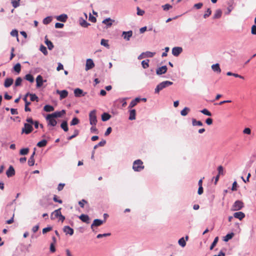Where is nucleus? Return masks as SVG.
Listing matches in <instances>:
<instances>
[{
  "instance_id": "6",
  "label": "nucleus",
  "mask_w": 256,
  "mask_h": 256,
  "mask_svg": "<svg viewBox=\"0 0 256 256\" xmlns=\"http://www.w3.org/2000/svg\"><path fill=\"white\" fill-rule=\"evenodd\" d=\"M32 126V124L25 123L24 124V128L22 129V132L26 134H29L33 130Z\"/></svg>"
},
{
  "instance_id": "39",
  "label": "nucleus",
  "mask_w": 256,
  "mask_h": 256,
  "mask_svg": "<svg viewBox=\"0 0 256 256\" xmlns=\"http://www.w3.org/2000/svg\"><path fill=\"white\" fill-rule=\"evenodd\" d=\"M52 20V18L51 16H47L43 20V23L44 24H48L50 23Z\"/></svg>"
},
{
  "instance_id": "19",
  "label": "nucleus",
  "mask_w": 256,
  "mask_h": 256,
  "mask_svg": "<svg viewBox=\"0 0 256 256\" xmlns=\"http://www.w3.org/2000/svg\"><path fill=\"white\" fill-rule=\"evenodd\" d=\"M167 70L166 66H164L156 70V74L158 75L164 74Z\"/></svg>"
},
{
  "instance_id": "53",
  "label": "nucleus",
  "mask_w": 256,
  "mask_h": 256,
  "mask_svg": "<svg viewBox=\"0 0 256 256\" xmlns=\"http://www.w3.org/2000/svg\"><path fill=\"white\" fill-rule=\"evenodd\" d=\"M12 0V5L14 8H16L19 6L20 3H19L18 1L16 0Z\"/></svg>"
},
{
  "instance_id": "61",
  "label": "nucleus",
  "mask_w": 256,
  "mask_h": 256,
  "mask_svg": "<svg viewBox=\"0 0 256 256\" xmlns=\"http://www.w3.org/2000/svg\"><path fill=\"white\" fill-rule=\"evenodd\" d=\"M243 133L244 134H251V130L250 128H245L243 130Z\"/></svg>"
},
{
  "instance_id": "31",
  "label": "nucleus",
  "mask_w": 256,
  "mask_h": 256,
  "mask_svg": "<svg viewBox=\"0 0 256 256\" xmlns=\"http://www.w3.org/2000/svg\"><path fill=\"white\" fill-rule=\"evenodd\" d=\"M44 110L46 112H51L54 110V108L50 105H46L44 108Z\"/></svg>"
},
{
  "instance_id": "62",
  "label": "nucleus",
  "mask_w": 256,
  "mask_h": 256,
  "mask_svg": "<svg viewBox=\"0 0 256 256\" xmlns=\"http://www.w3.org/2000/svg\"><path fill=\"white\" fill-rule=\"evenodd\" d=\"M218 174H219V175L223 174L224 168H223V167L222 166H219L218 168Z\"/></svg>"
},
{
  "instance_id": "15",
  "label": "nucleus",
  "mask_w": 256,
  "mask_h": 256,
  "mask_svg": "<svg viewBox=\"0 0 256 256\" xmlns=\"http://www.w3.org/2000/svg\"><path fill=\"white\" fill-rule=\"evenodd\" d=\"M114 22V20H112L110 18H108L103 20L102 23L106 24L107 28H110L112 26V22Z\"/></svg>"
},
{
  "instance_id": "7",
  "label": "nucleus",
  "mask_w": 256,
  "mask_h": 256,
  "mask_svg": "<svg viewBox=\"0 0 256 256\" xmlns=\"http://www.w3.org/2000/svg\"><path fill=\"white\" fill-rule=\"evenodd\" d=\"M65 114H66V110H62L61 111H59V112L58 111V112H56L52 114H49V117H50V116H52L55 118H60Z\"/></svg>"
},
{
  "instance_id": "21",
  "label": "nucleus",
  "mask_w": 256,
  "mask_h": 256,
  "mask_svg": "<svg viewBox=\"0 0 256 256\" xmlns=\"http://www.w3.org/2000/svg\"><path fill=\"white\" fill-rule=\"evenodd\" d=\"M140 100H141V99L140 98H136L134 100H132L130 104V106H129L128 108H132L134 107V106H136L138 102H139L140 101Z\"/></svg>"
},
{
  "instance_id": "42",
  "label": "nucleus",
  "mask_w": 256,
  "mask_h": 256,
  "mask_svg": "<svg viewBox=\"0 0 256 256\" xmlns=\"http://www.w3.org/2000/svg\"><path fill=\"white\" fill-rule=\"evenodd\" d=\"M80 122L79 120L77 118H74L70 122L71 126L78 124Z\"/></svg>"
},
{
  "instance_id": "56",
  "label": "nucleus",
  "mask_w": 256,
  "mask_h": 256,
  "mask_svg": "<svg viewBox=\"0 0 256 256\" xmlns=\"http://www.w3.org/2000/svg\"><path fill=\"white\" fill-rule=\"evenodd\" d=\"M10 35L12 36H16L18 37V31L16 30H12V32H10Z\"/></svg>"
},
{
  "instance_id": "52",
  "label": "nucleus",
  "mask_w": 256,
  "mask_h": 256,
  "mask_svg": "<svg viewBox=\"0 0 256 256\" xmlns=\"http://www.w3.org/2000/svg\"><path fill=\"white\" fill-rule=\"evenodd\" d=\"M22 79L20 78H18L15 82V86H18L21 84Z\"/></svg>"
},
{
  "instance_id": "64",
  "label": "nucleus",
  "mask_w": 256,
  "mask_h": 256,
  "mask_svg": "<svg viewBox=\"0 0 256 256\" xmlns=\"http://www.w3.org/2000/svg\"><path fill=\"white\" fill-rule=\"evenodd\" d=\"M252 34H256V26L253 25L252 27Z\"/></svg>"
},
{
  "instance_id": "23",
  "label": "nucleus",
  "mask_w": 256,
  "mask_h": 256,
  "mask_svg": "<svg viewBox=\"0 0 256 256\" xmlns=\"http://www.w3.org/2000/svg\"><path fill=\"white\" fill-rule=\"evenodd\" d=\"M44 42L50 50H52L54 48L53 44L46 38V36L45 37Z\"/></svg>"
},
{
  "instance_id": "16",
  "label": "nucleus",
  "mask_w": 256,
  "mask_h": 256,
  "mask_svg": "<svg viewBox=\"0 0 256 256\" xmlns=\"http://www.w3.org/2000/svg\"><path fill=\"white\" fill-rule=\"evenodd\" d=\"M56 18L58 21L61 22H66L68 19V16L66 14H62L57 16Z\"/></svg>"
},
{
  "instance_id": "60",
  "label": "nucleus",
  "mask_w": 256,
  "mask_h": 256,
  "mask_svg": "<svg viewBox=\"0 0 256 256\" xmlns=\"http://www.w3.org/2000/svg\"><path fill=\"white\" fill-rule=\"evenodd\" d=\"M52 230V228L51 226L47 227L46 228H43L42 230V233L44 234Z\"/></svg>"
},
{
  "instance_id": "44",
  "label": "nucleus",
  "mask_w": 256,
  "mask_h": 256,
  "mask_svg": "<svg viewBox=\"0 0 256 256\" xmlns=\"http://www.w3.org/2000/svg\"><path fill=\"white\" fill-rule=\"evenodd\" d=\"M218 237H216L214 242H212V244H211L210 246V250H212L216 246V244L218 242Z\"/></svg>"
},
{
  "instance_id": "12",
  "label": "nucleus",
  "mask_w": 256,
  "mask_h": 256,
  "mask_svg": "<svg viewBox=\"0 0 256 256\" xmlns=\"http://www.w3.org/2000/svg\"><path fill=\"white\" fill-rule=\"evenodd\" d=\"M56 93L60 96V100H62L66 97H67L68 95V92L66 90H57Z\"/></svg>"
},
{
  "instance_id": "28",
  "label": "nucleus",
  "mask_w": 256,
  "mask_h": 256,
  "mask_svg": "<svg viewBox=\"0 0 256 256\" xmlns=\"http://www.w3.org/2000/svg\"><path fill=\"white\" fill-rule=\"evenodd\" d=\"M60 127L64 132H66L68 130V123L66 121H63L60 124Z\"/></svg>"
},
{
  "instance_id": "36",
  "label": "nucleus",
  "mask_w": 256,
  "mask_h": 256,
  "mask_svg": "<svg viewBox=\"0 0 256 256\" xmlns=\"http://www.w3.org/2000/svg\"><path fill=\"white\" fill-rule=\"evenodd\" d=\"M46 144H47V141L45 140H43L39 142L37 144V146L40 148H42V147L45 146L46 145Z\"/></svg>"
},
{
  "instance_id": "43",
  "label": "nucleus",
  "mask_w": 256,
  "mask_h": 256,
  "mask_svg": "<svg viewBox=\"0 0 256 256\" xmlns=\"http://www.w3.org/2000/svg\"><path fill=\"white\" fill-rule=\"evenodd\" d=\"M29 149L28 148H22L20 150V154L21 155H26L28 154Z\"/></svg>"
},
{
  "instance_id": "38",
  "label": "nucleus",
  "mask_w": 256,
  "mask_h": 256,
  "mask_svg": "<svg viewBox=\"0 0 256 256\" xmlns=\"http://www.w3.org/2000/svg\"><path fill=\"white\" fill-rule=\"evenodd\" d=\"M219 66L220 65H212V68L214 72L218 73L220 72V68Z\"/></svg>"
},
{
  "instance_id": "49",
  "label": "nucleus",
  "mask_w": 256,
  "mask_h": 256,
  "mask_svg": "<svg viewBox=\"0 0 256 256\" xmlns=\"http://www.w3.org/2000/svg\"><path fill=\"white\" fill-rule=\"evenodd\" d=\"M100 44L102 46H104L106 47H108L109 46V45L108 44V40H106L104 39H102L101 40Z\"/></svg>"
},
{
  "instance_id": "57",
  "label": "nucleus",
  "mask_w": 256,
  "mask_h": 256,
  "mask_svg": "<svg viewBox=\"0 0 256 256\" xmlns=\"http://www.w3.org/2000/svg\"><path fill=\"white\" fill-rule=\"evenodd\" d=\"M203 6V4L202 2H199L198 4H194V7L196 9H200Z\"/></svg>"
},
{
  "instance_id": "33",
  "label": "nucleus",
  "mask_w": 256,
  "mask_h": 256,
  "mask_svg": "<svg viewBox=\"0 0 256 256\" xmlns=\"http://www.w3.org/2000/svg\"><path fill=\"white\" fill-rule=\"evenodd\" d=\"M190 109L188 107H185L181 112L180 114L182 116H186L190 112Z\"/></svg>"
},
{
  "instance_id": "1",
  "label": "nucleus",
  "mask_w": 256,
  "mask_h": 256,
  "mask_svg": "<svg viewBox=\"0 0 256 256\" xmlns=\"http://www.w3.org/2000/svg\"><path fill=\"white\" fill-rule=\"evenodd\" d=\"M172 84V82L170 81L166 80L162 82L158 85V86L155 89V92L158 93L160 90H162L163 88L168 87L170 86H171Z\"/></svg>"
},
{
  "instance_id": "54",
  "label": "nucleus",
  "mask_w": 256,
  "mask_h": 256,
  "mask_svg": "<svg viewBox=\"0 0 256 256\" xmlns=\"http://www.w3.org/2000/svg\"><path fill=\"white\" fill-rule=\"evenodd\" d=\"M87 203H88L87 201H86L85 200H84V199L78 202L79 205L82 208H84V204H87Z\"/></svg>"
},
{
  "instance_id": "3",
  "label": "nucleus",
  "mask_w": 256,
  "mask_h": 256,
  "mask_svg": "<svg viewBox=\"0 0 256 256\" xmlns=\"http://www.w3.org/2000/svg\"><path fill=\"white\" fill-rule=\"evenodd\" d=\"M96 112V110H93L89 114L90 122L92 126H96L97 123Z\"/></svg>"
},
{
  "instance_id": "47",
  "label": "nucleus",
  "mask_w": 256,
  "mask_h": 256,
  "mask_svg": "<svg viewBox=\"0 0 256 256\" xmlns=\"http://www.w3.org/2000/svg\"><path fill=\"white\" fill-rule=\"evenodd\" d=\"M164 10L167 11L172 8V6L170 4H166L162 6Z\"/></svg>"
},
{
  "instance_id": "14",
  "label": "nucleus",
  "mask_w": 256,
  "mask_h": 256,
  "mask_svg": "<svg viewBox=\"0 0 256 256\" xmlns=\"http://www.w3.org/2000/svg\"><path fill=\"white\" fill-rule=\"evenodd\" d=\"M8 177H12L15 174V170L12 166H10L6 172Z\"/></svg>"
},
{
  "instance_id": "11",
  "label": "nucleus",
  "mask_w": 256,
  "mask_h": 256,
  "mask_svg": "<svg viewBox=\"0 0 256 256\" xmlns=\"http://www.w3.org/2000/svg\"><path fill=\"white\" fill-rule=\"evenodd\" d=\"M132 30H129L128 32H123L122 34V36L123 37V38L124 40H129L130 37H132Z\"/></svg>"
},
{
  "instance_id": "13",
  "label": "nucleus",
  "mask_w": 256,
  "mask_h": 256,
  "mask_svg": "<svg viewBox=\"0 0 256 256\" xmlns=\"http://www.w3.org/2000/svg\"><path fill=\"white\" fill-rule=\"evenodd\" d=\"M46 82V80H44L42 77L40 75H38L36 78V87H41L43 84V82Z\"/></svg>"
},
{
  "instance_id": "51",
  "label": "nucleus",
  "mask_w": 256,
  "mask_h": 256,
  "mask_svg": "<svg viewBox=\"0 0 256 256\" xmlns=\"http://www.w3.org/2000/svg\"><path fill=\"white\" fill-rule=\"evenodd\" d=\"M144 54H145L144 55L146 56V57L152 58L154 56V54H155V52H144Z\"/></svg>"
},
{
  "instance_id": "34",
  "label": "nucleus",
  "mask_w": 256,
  "mask_h": 256,
  "mask_svg": "<svg viewBox=\"0 0 256 256\" xmlns=\"http://www.w3.org/2000/svg\"><path fill=\"white\" fill-rule=\"evenodd\" d=\"M192 124L194 126H202L203 124L202 122H200V120H196L194 118H193L192 120Z\"/></svg>"
},
{
  "instance_id": "40",
  "label": "nucleus",
  "mask_w": 256,
  "mask_h": 256,
  "mask_svg": "<svg viewBox=\"0 0 256 256\" xmlns=\"http://www.w3.org/2000/svg\"><path fill=\"white\" fill-rule=\"evenodd\" d=\"M178 244L182 247H184L186 245V240L184 238H182L178 240Z\"/></svg>"
},
{
  "instance_id": "22",
  "label": "nucleus",
  "mask_w": 256,
  "mask_h": 256,
  "mask_svg": "<svg viewBox=\"0 0 256 256\" xmlns=\"http://www.w3.org/2000/svg\"><path fill=\"white\" fill-rule=\"evenodd\" d=\"M222 14V12L220 9L216 10L213 16L214 19L220 18Z\"/></svg>"
},
{
  "instance_id": "20",
  "label": "nucleus",
  "mask_w": 256,
  "mask_h": 256,
  "mask_svg": "<svg viewBox=\"0 0 256 256\" xmlns=\"http://www.w3.org/2000/svg\"><path fill=\"white\" fill-rule=\"evenodd\" d=\"M79 218L83 222L87 224L90 222V218L88 215L82 214L79 216Z\"/></svg>"
},
{
  "instance_id": "41",
  "label": "nucleus",
  "mask_w": 256,
  "mask_h": 256,
  "mask_svg": "<svg viewBox=\"0 0 256 256\" xmlns=\"http://www.w3.org/2000/svg\"><path fill=\"white\" fill-rule=\"evenodd\" d=\"M80 24L84 28H87L90 25V24L88 23L86 20H82L80 22Z\"/></svg>"
},
{
  "instance_id": "27",
  "label": "nucleus",
  "mask_w": 256,
  "mask_h": 256,
  "mask_svg": "<svg viewBox=\"0 0 256 256\" xmlns=\"http://www.w3.org/2000/svg\"><path fill=\"white\" fill-rule=\"evenodd\" d=\"M30 96V100L31 101H36V102H38V97L35 94H27L26 96L25 97L26 98V96Z\"/></svg>"
},
{
  "instance_id": "59",
  "label": "nucleus",
  "mask_w": 256,
  "mask_h": 256,
  "mask_svg": "<svg viewBox=\"0 0 256 256\" xmlns=\"http://www.w3.org/2000/svg\"><path fill=\"white\" fill-rule=\"evenodd\" d=\"M88 20L92 22H96V17L90 14L89 16Z\"/></svg>"
},
{
  "instance_id": "63",
  "label": "nucleus",
  "mask_w": 256,
  "mask_h": 256,
  "mask_svg": "<svg viewBox=\"0 0 256 256\" xmlns=\"http://www.w3.org/2000/svg\"><path fill=\"white\" fill-rule=\"evenodd\" d=\"M64 24H62V23H60V22H56V24H55V27L56 28H62L64 27Z\"/></svg>"
},
{
  "instance_id": "48",
  "label": "nucleus",
  "mask_w": 256,
  "mask_h": 256,
  "mask_svg": "<svg viewBox=\"0 0 256 256\" xmlns=\"http://www.w3.org/2000/svg\"><path fill=\"white\" fill-rule=\"evenodd\" d=\"M78 133H79L78 130H74V134H72V136H70L68 137V140H72V139L76 137V136L78 134Z\"/></svg>"
},
{
  "instance_id": "29",
  "label": "nucleus",
  "mask_w": 256,
  "mask_h": 256,
  "mask_svg": "<svg viewBox=\"0 0 256 256\" xmlns=\"http://www.w3.org/2000/svg\"><path fill=\"white\" fill-rule=\"evenodd\" d=\"M136 112L135 110H132L130 112V116L129 119L130 120H134L136 119Z\"/></svg>"
},
{
  "instance_id": "30",
  "label": "nucleus",
  "mask_w": 256,
  "mask_h": 256,
  "mask_svg": "<svg viewBox=\"0 0 256 256\" xmlns=\"http://www.w3.org/2000/svg\"><path fill=\"white\" fill-rule=\"evenodd\" d=\"M234 234L233 232L228 234L224 238L223 240L224 242H228L230 240L232 239L234 237Z\"/></svg>"
},
{
  "instance_id": "4",
  "label": "nucleus",
  "mask_w": 256,
  "mask_h": 256,
  "mask_svg": "<svg viewBox=\"0 0 256 256\" xmlns=\"http://www.w3.org/2000/svg\"><path fill=\"white\" fill-rule=\"evenodd\" d=\"M244 206V204L240 200H236L232 207V210L237 211L240 210Z\"/></svg>"
},
{
  "instance_id": "9",
  "label": "nucleus",
  "mask_w": 256,
  "mask_h": 256,
  "mask_svg": "<svg viewBox=\"0 0 256 256\" xmlns=\"http://www.w3.org/2000/svg\"><path fill=\"white\" fill-rule=\"evenodd\" d=\"M105 220L103 221L98 219H96L94 220L93 223L91 225V228L94 230V226H98L102 225Z\"/></svg>"
},
{
  "instance_id": "55",
  "label": "nucleus",
  "mask_w": 256,
  "mask_h": 256,
  "mask_svg": "<svg viewBox=\"0 0 256 256\" xmlns=\"http://www.w3.org/2000/svg\"><path fill=\"white\" fill-rule=\"evenodd\" d=\"M137 14L138 16H142L144 14V11L142 10L139 7H137Z\"/></svg>"
},
{
  "instance_id": "8",
  "label": "nucleus",
  "mask_w": 256,
  "mask_h": 256,
  "mask_svg": "<svg viewBox=\"0 0 256 256\" xmlns=\"http://www.w3.org/2000/svg\"><path fill=\"white\" fill-rule=\"evenodd\" d=\"M182 52V48L180 46L174 47L172 49V54L176 56H178Z\"/></svg>"
},
{
  "instance_id": "50",
  "label": "nucleus",
  "mask_w": 256,
  "mask_h": 256,
  "mask_svg": "<svg viewBox=\"0 0 256 256\" xmlns=\"http://www.w3.org/2000/svg\"><path fill=\"white\" fill-rule=\"evenodd\" d=\"M200 112L202 113L203 114H204L205 115H206L208 116H212V113L206 109H204V110H202Z\"/></svg>"
},
{
  "instance_id": "35",
  "label": "nucleus",
  "mask_w": 256,
  "mask_h": 256,
  "mask_svg": "<svg viewBox=\"0 0 256 256\" xmlns=\"http://www.w3.org/2000/svg\"><path fill=\"white\" fill-rule=\"evenodd\" d=\"M110 118V116L108 113H104L102 116V119L103 121H106Z\"/></svg>"
},
{
  "instance_id": "24",
  "label": "nucleus",
  "mask_w": 256,
  "mask_h": 256,
  "mask_svg": "<svg viewBox=\"0 0 256 256\" xmlns=\"http://www.w3.org/2000/svg\"><path fill=\"white\" fill-rule=\"evenodd\" d=\"M82 90L79 88H76L74 90V94L76 97H80L82 95L84 96V94H82Z\"/></svg>"
},
{
  "instance_id": "58",
  "label": "nucleus",
  "mask_w": 256,
  "mask_h": 256,
  "mask_svg": "<svg viewBox=\"0 0 256 256\" xmlns=\"http://www.w3.org/2000/svg\"><path fill=\"white\" fill-rule=\"evenodd\" d=\"M14 69L16 72L19 73L21 69L20 65H14Z\"/></svg>"
},
{
  "instance_id": "17",
  "label": "nucleus",
  "mask_w": 256,
  "mask_h": 256,
  "mask_svg": "<svg viewBox=\"0 0 256 256\" xmlns=\"http://www.w3.org/2000/svg\"><path fill=\"white\" fill-rule=\"evenodd\" d=\"M234 216L235 218L239 219L240 220H242L244 218L245 214L242 212H238L234 213Z\"/></svg>"
},
{
  "instance_id": "32",
  "label": "nucleus",
  "mask_w": 256,
  "mask_h": 256,
  "mask_svg": "<svg viewBox=\"0 0 256 256\" xmlns=\"http://www.w3.org/2000/svg\"><path fill=\"white\" fill-rule=\"evenodd\" d=\"M24 100L25 102V111L26 112H30V108L28 107V106L30 104V102L27 101L26 97L24 98Z\"/></svg>"
},
{
  "instance_id": "45",
  "label": "nucleus",
  "mask_w": 256,
  "mask_h": 256,
  "mask_svg": "<svg viewBox=\"0 0 256 256\" xmlns=\"http://www.w3.org/2000/svg\"><path fill=\"white\" fill-rule=\"evenodd\" d=\"M40 50L44 54H46L48 53L47 49L46 46L43 45H41L40 46Z\"/></svg>"
},
{
  "instance_id": "37",
  "label": "nucleus",
  "mask_w": 256,
  "mask_h": 256,
  "mask_svg": "<svg viewBox=\"0 0 256 256\" xmlns=\"http://www.w3.org/2000/svg\"><path fill=\"white\" fill-rule=\"evenodd\" d=\"M25 79L31 82H32L34 81V78L33 76L30 74H27L25 76Z\"/></svg>"
},
{
  "instance_id": "26",
  "label": "nucleus",
  "mask_w": 256,
  "mask_h": 256,
  "mask_svg": "<svg viewBox=\"0 0 256 256\" xmlns=\"http://www.w3.org/2000/svg\"><path fill=\"white\" fill-rule=\"evenodd\" d=\"M13 83V80L11 78H6L5 80L4 86L6 88L10 86Z\"/></svg>"
},
{
  "instance_id": "46",
  "label": "nucleus",
  "mask_w": 256,
  "mask_h": 256,
  "mask_svg": "<svg viewBox=\"0 0 256 256\" xmlns=\"http://www.w3.org/2000/svg\"><path fill=\"white\" fill-rule=\"evenodd\" d=\"M211 14H212V10H210V8H208L207 9L206 12L204 14V18H207Z\"/></svg>"
},
{
  "instance_id": "2",
  "label": "nucleus",
  "mask_w": 256,
  "mask_h": 256,
  "mask_svg": "<svg viewBox=\"0 0 256 256\" xmlns=\"http://www.w3.org/2000/svg\"><path fill=\"white\" fill-rule=\"evenodd\" d=\"M132 168L134 171L140 172L144 168L142 162L140 160H135L133 164Z\"/></svg>"
},
{
  "instance_id": "5",
  "label": "nucleus",
  "mask_w": 256,
  "mask_h": 256,
  "mask_svg": "<svg viewBox=\"0 0 256 256\" xmlns=\"http://www.w3.org/2000/svg\"><path fill=\"white\" fill-rule=\"evenodd\" d=\"M46 119L48 122V125L52 126H54L57 124V122L52 116L49 117V114L46 116Z\"/></svg>"
},
{
  "instance_id": "25",
  "label": "nucleus",
  "mask_w": 256,
  "mask_h": 256,
  "mask_svg": "<svg viewBox=\"0 0 256 256\" xmlns=\"http://www.w3.org/2000/svg\"><path fill=\"white\" fill-rule=\"evenodd\" d=\"M35 152L34 151L28 160V164L30 166H32L34 164V156Z\"/></svg>"
},
{
  "instance_id": "18",
  "label": "nucleus",
  "mask_w": 256,
  "mask_h": 256,
  "mask_svg": "<svg viewBox=\"0 0 256 256\" xmlns=\"http://www.w3.org/2000/svg\"><path fill=\"white\" fill-rule=\"evenodd\" d=\"M64 232L67 234L72 236L74 234V230L69 226H65L64 228Z\"/></svg>"
},
{
  "instance_id": "10",
  "label": "nucleus",
  "mask_w": 256,
  "mask_h": 256,
  "mask_svg": "<svg viewBox=\"0 0 256 256\" xmlns=\"http://www.w3.org/2000/svg\"><path fill=\"white\" fill-rule=\"evenodd\" d=\"M60 210H61V208H60L55 210L54 212H53L50 216L51 219L54 220L56 218H58L59 216L61 214Z\"/></svg>"
}]
</instances>
